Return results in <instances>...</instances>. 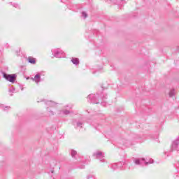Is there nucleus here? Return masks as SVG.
I'll list each match as a JSON object with an SVG mask.
<instances>
[{
    "instance_id": "obj_1",
    "label": "nucleus",
    "mask_w": 179,
    "mask_h": 179,
    "mask_svg": "<svg viewBox=\"0 0 179 179\" xmlns=\"http://www.w3.org/2000/svg\"><path fill=\"white\" fill-rule=\"evenodd\" d=\"M107 99V94L103 95V98L99 97V94H91L88 96V99L90 100V103H92L93 104H99L101 103V106H106L107 103L106 102V99Z\"/></svg>"
},
{
    "instance_id": "obj_2",
    "label": "nucleus",
    "mask_w": 179,
    "mask_h": 179,
    "mask_svg": "<svg viewBox=\"0 0 179 179\" xmlns=\"http://www.w3.org/2000/svg\"><path fill=\"white\" fill-rule=\"evenodd\" d=\"M51 52L54 58H64L65 57V53L61 48L52 49Z\"/></svg>"
},
{
    "instance_id": "obj_3",
    "label": "nucleus",
    "mask_w": 179,
    "mask_h": 179,
    "mask_svg": "<svg viewBox=\"0 0 179 179\" xmlns=\"http://www.w3.org/2000/svg\"><path fill=\"white\" fill-rule=\"evenodd\" d=\"M73 107V104H67L64 107V108H67V109L60 110L57 112V114L60 117H64V115H69V114H71V111H69V110H71Z\"/></svg>"
},
{
    "instance_id": "obj_4",
    "label": "nucleus",
    "mask_w": 179,
    "mask_h": 179,
    "mask_svg": "<svg viewBox=\"0 0 179 179\" xmlns=\"http://www.w3.org/2000/svg\"><path fill=\"white\" fill-rule=\"evenodd\" d=\"M134 163L137 166H148V164H152V163H153V159L146 162L145 158H136L134 159Z\"/></svg>"
},
{
    "instance_id": "obj_5",
    "label": "nucleus",
    "mask_w": 179,
    "mask_h": 179,
    "mask_svg": "<svg viewBox=\"0 0 179 179\" xmlns=\"http://www.w3.org/2000/svg\"><path fill=\"white\" fill-rule=\"evenodd\" d=\"M93 157L95 159H98L101 163H106V159L104 158V153L101 151H96L93 153Z\"/></svg>"
},
{
    "instance_id": "obj_6",
    "label": "nucleus",
    "mask_w": 179,
    "mask_h": 179,
    "mask_svg": "<svg viewBox=\"0 0 179 179\" xmlns=\"http://www.w3.org/2000/svg\"><path fill=\"white\" fill-rule=\"evenodd\" d=\"M85 124V120L80 119L78 120H76L73 122V125L77 129H80L83 128V125Z\"/></svg>"
},
{
    "instance_id": "obj_7",
    "label": "nucleus",
    "mask_w": 179,
    "mask_h": 179,
    "mask_svg": "<svg viewBox=\"0 0 179 179\" xmlns=\"http://www.w3.org/2000/svg\"><path fill=\"white\" fill-rule=\"evenodd\" d=\"M3 76L6 80H8V82H11L12 83L16 80V74H6L3 73Z\"/></svg>"
},
{
    "instance_id": "obj_8",
    "label": "nucleus",
    "mask_w": 179,
    "mask_h": 179,
    "mask_svg": "<svg viewBox=\"0 0 179 179\" xmlns=\"http://www.w3.org/2000/svg\"><path fill=\"white\" fill-rule=\"evenodd\" d=\"M171 150H177V152H179V138H177L172 142Z\"/></svg>"
},
{
    "instance_id": "obj_9",
    "label": "nucleus",
    "mask_w": 179,
    "mask_h": 179,
    "mask_svg": "<svg viewBox=\"0 0 179 179\" xmlns=\"http://www.w3.org/2000/svg\"><path fill=\"white\" fill-rule=\"evenodd\" d=\"M41 75H43V73L36 74L34 78H32L33 81L36 82L37 84L40 83V82H41Z\"/></svg>"
},
{
    "instance_id": "obj_10",
    "label": "nucleus",
    "mask_w": 179,
    "mask_h": 179,
    "mask_svg": "<svg viewBox=\"0 0 179 179\" xmlns=\"http://www.w3.org/2000/svg\"><path fill=\"white\" fill-rule=\"evenodd\" d=\"M27 61L29 64H31L32 65H36V59H34V57H29Z\"/></svg>"
},
{
    "instance_id": "obj_11",
    "label": "nucleus",
    "mask_w": 179,
    "mask_h": 179,
    "mask_svg": "<svg viewBox=\"0 0 179 179\" xmlns=\"http://www.w3.org/2000/svg\"><path fill=\"white\" fill-rule=\"evenodd\" d=\"M71 62L73 64V65H79V59L76 57H72L71 58Z\"/></svg>"
},
{
    "instance_id": "obj_12",
    "label": "nucleus",
    "mask_w": 179,
    "mask_h": 179,
    "mask_svg": "<svg viewBox=\"0 0 179 179\" xmlns=\"http://www.w3.org/2000/svg\"><path fill=\"white\" fill-rule=\"evenodd\" d=\"M45 104H46L47 106H49V107H54V106H55V105L57 104V103H55V102H54V101H47L45 102Z\"/></svg>"
},
{
    "instance_id": "obj_13",
    "label": "nucleus",
    "mask_w": 179,
    "mask_h": 179,
    "mask_svg": "<svg viewBox=\"0 0 179 179\" xmlns=\"http://www.w3.org/2000/svg\"><path fill=\"white\" fill-rule=\"evenodd\" d=\"M0 108L4 111H8V110H10V106H6L2 103H0Z\"/></svg>"
},
{
    "instance_id": "obj_14",
    "label": "nucleus",
    "mask_w": 179,
    "mask_h": 179,
    "mask_svg": "<svg viewBox=\"0 0 179 179\" xmlns=\"http://www.w3.org/2000/svg\"><path fill=\"white\" fill-rule=\"evenodd\" d=\"M109 169H112V170H118V166L117 163L111 164L108 166Z\"/></svg>"
},
{
    "instance_id": "obj_15",
    "label": "nucleus",
    "mask_w": 179,
    "mask_h": 179,
    "mask_svg": "<svg viewBox=\"0 0 179 179\" xmlns=\"http://www.w3.org/2000/svg\"><path fill=\"white\" fill-rule=\"evenodd\" d=\"M116 164H117L118 170H122V167H124V164H125V163L122 162H117Z\"/></svg>"
},
{
    "instance_id": "obj_16",
    "label": "nucleus",
    "mask_w": 179,
    "mask_h": 179,
    "mask_svg": "<svg viewBox=\"0 0 179 179\" xmlns=\"http://www.w3.org/2000/svg\"><path fill=\"white\" fill-rule=\"evenodd\" d=\"M87 124L93 125L97 129V127H96V123H94V121H93L92 120H87Z\"/></svg>"
},
{
    "instance_id": "obj_17",
    "label": "nucleus",
    "mask_w": 179,
    "mask_h": 179,
    "mask_svg": "<svg viewBox=\"0 0 179 179\" xmlns=\"http://www.w3.org/2000/svg\"><path fill=\"white\" fill-rule=\"evenodd\" d=\"M176 94V90L174 89H172L169 92V97H173Z\"/></svg>"
},
{
    "instance_id": "obj_18",
    "label": "nucleus",
    "mask_w": 179,
    "mask_h": 179,
    "mask_svg": "<svg viewBox=\"0 0 179 179\" xmlns=\"http://www.w3.org/2000/svg\"><path fill=\"white\" fill-rule=\"evenodd\" d=\"M12 6L16 8L17 9H20V6L16 3H10Z\"/></svg>"
},
{
    "instance_id": "obj_19",
    "label": "nucleus",
    "mask_w": 179,
    "mask_h": 179,
    "mask_svg": "<svg viewBox=\"0 0 179 179\" xmlns=\"http://www.w3.org/2000/svg\"><path fill=\"white\" fill-rule=\"evenodd\" d=\"M78 152H76V151L75 150H71V155L72 157H75V156H76Z\"/></svg>"
},
{
    "instance_id": "obj_20",
    "label": "nucleus",
    "mask_w": 179,
    "mask_h": 179,
    "mask_svg": "<svg viewBox=\"0 0 179 179\" xmlns=\"http://www.w3.org/2000/svg\"><path fill=\"white\" fill-rule=\"evenodd\" d=\"M81 16L82 17H83L84 19H86V17H87V13L85 11H83L81 13Z\"/></svg>"
},
{
    "instance_id": "obj_21",
    "label": "nucleus",
    "mask_w": 179,
    "mask_h": 179,
    "mask_svg": "<svg viewBox=\"0 0 179 179\" xmlns=\"http://www.w3.org/2000/svg\"><path fill=\"white\" fill-rule=\"evenodd\" d=\"M87 179H96V176H94V175L90 174L87 176Z\"/></svg>"
},
{
    "instance_id": "obj_22",
    "label": "nucleus",
    "mask_w": 179,
    "mask_h": 179,
    "mask_svg": "<svg viewBox=\"0 0 179 179\" xmlns=\"http://www.w3.org/2000/svg\"><path fill=\"white\" fill-rule=\"evenodd\" d=\"M47 110L49 113V115H54L55 113L52 110H50L48 108L47 109Z\"/></svg>"
},
{
    "instance_id": "obj_23",
    "label": "nucleus",
    "mask_w": 179,
    "mask_h": 179,
    "mask_svg": "<svg viewBox=\"0 0 179 179\" xmlns=\"http://www.w3.org/2000/svg\"><path fill=\"white\" fill-rule=\"evenodd\" d=\"M13 92H15V88L12 87L9 90L10 93H13Z\"/></svg>"
},
{
    "instance_id": "obj_24",
    "label": "nucleus",
    "mask_w": 179,
    "mask_h": 179,
    "mask_svg": "<svg viewBox=\"0 0 179 179\" xmlns=\"http://www.w3.org/2000/svg\"><path fill=\"white\" fill-rule=\"evenodd\" d=\"M152 139H157V138H159V135H155V136H152Z\"/></svg>"
},
{
    "instance_id": "obj_25",
    "label": "nucleus",
    "mask_w": 179,
    "mask_h": 179,
    "mask_svg": "<svg viewBox=\"0 0 179 179\" xmlns=\"http://www.w3.org/2000/svg\"><path fill=\"white\" fill-rule=\"evenodd\" d=\"M129 141H127V143H125V144H124V145H126V146H128V143H129Z\"/></svg>"
},
{
    "instance_id": "obj_26",
    "label": "nucleus",
    "mask_w": 179,
    "mask_h": 179,
    "mask_svg": "<svg viewBox=\"0 0 179 179\" xmlns=\"http://www.w3.org/2000/svg\"><path fill=\"white\" fill-rule=\"evenodd\" d=\"M80 169H85V166H81Z\"/></svg>"
},
{
    "instance_id": "obj_27",
    "label": "nucleus",
    "mask_w": 179,
    "mask_h": 179,
    "mask_svg": "<svg viewBox=\"0 0 179 179\" xmlns=\"http://www.w3.org/2000/svg\"><path fill=\"white\" fill-rule=\"evenodd\" d=\"M54 173V171H52V173Z\"/></svg>"
},
{
    "instance_id": "obj_28",
    "label": "nucleus",
    "mask_w": 179,
    "mask_h": 179,
    "mask_svg": "<svg viewBox=\"0 0 179 179\" xmlns=\"http://www.w3.org/2000/svg\"><path fill=\"white\" fill-rule=\"evenodd\" d=\"M1 1H5V0H1Z\"/></svg>"
}]
</instances>
